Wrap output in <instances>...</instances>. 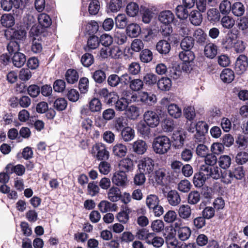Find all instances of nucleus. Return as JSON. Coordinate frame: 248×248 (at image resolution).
Wrapping results in <instances>:
<instances>
[{"label": "nucleus", "instance_id": "f257e3e1", "mask_svg": "<svg viewBox=\"0 0 248 248\" xmlns=\"http://www.w3.org/2000/svg\"><path fill=\"white\" fill-rule=\"evenodd\" d=\"M152 147L156 154L164 155L170 149V140L166 136H158L154 139Z\"/></svg>", "mask_w": 248, "mask_h": 248}, {"label": "nucleus", "instance_id": "f03ea898", "mask_svg": "<svg viewBox=\"0 0 248 248\" xmlns=\"http://www.w3.org/2000/svg\"><path fill=\"white\" fill-rule=\"evenodd\" d=\"M137 99L136 95L133 94L128 91L124 92L123 95L120 99H118L115 103V107L117 110L123 111L126 110L128 105Z\"/></svg>", "mask_w": 248, "mask_h": 248}, {"label": "nucleus", "instance_id": "7ed1b4c3", "mask_svg": "<svg viewBox=\"0 0 248 248\" xmlns=\"http://www.w3.org/2000/svg\"><path fill=\"white\" fill-rule=\"evenodd\" d=\"M174 231L177 232L179 239L181 241L187 240L191 234L190 229L187 226H184L181 219H178L173 224Z\"/></svg>", "mask_w": 248, "mask_h": 248}, {"label": "nucleus", "instance_id": "20e7f679", "mask_svg": "<svg viewBox=\"0 0 248 248\" xmlns=\"http://www.w3.org/2000/svg\"><path fill=\"white\" fill-rule=\"evenodd\" d=\"M138 171L149 175L153 173L155 169L154 160L150 157H146L141 159L138 165Z\"/></svg>", "mask_w": 248, "mask_h": 248}, {"label": "nucleus", "instance_id": "39448f33", "mask_svg": "<svg viewBox=\"0 0 248 248\" xmlns=\"http://www.w3.org/2000/svg\"><path fill=\"white\" fill-rule=\"evenodd\" d=\"M92 154L97 160L101 161L108 160L109 156V152L102 143H96L93 146Z\"/></svg>", "mask_w": 248, "mask_h": 248}, {"label": "nucleus", "instance_id": "423d86ee", "mask_svg": "<svg viewBox=\"0 0 248 248\" xmlns=\"http://www.w3.org/2000/svg\"><path fill=\"white\" fill-rule=\"evenodd\" d=\"M144 121L150 127L154 128L158 125L160 118L157 112L153 110H148L143 114Z\"/></svg>", "mask_w": 248, "mask_h": 248}, {"label": "nucleus", "instance_id": "0eeeda50", "mask_svg": "<svg viewBox=\"0 0 248 248\" xmlns=\"http://www.w3.org/2000/svg\"><path fill=\"white\" fill-rule=\"evenodd\" d=\"M112 182L118 186L124 187L128 182L127 175L124 171H116L113 174Z\"/></svg>", "mask_w": 248, "mask_h": 248}, {"label": "nucleus", "instance_id": "6e6552de", "mask_svg": "<svg viewBox=\"0 0 248 248\" xmlns=\"http://www.w3.org/2000/svg\"><path fill=\"white\" fill-rule=\"evenodd\" d=\"M248 66V58L244 55H240L235 62L234 69L236 73L240 75L243 74Z\"/></svg>", "mask_w": 248, "mask_h": 248}, {"label": "nucleus", "instance_id": "1a4fd4ad", "mask_svg": "<svg viewBox=\"0 0 248 248\" xmlns=\"http://www.w3.org/2000/svg\"><path fill=\"white\" fill-rule=\"evenodd\" d=\"M237 38V35L230 31L222 39L221 44L226 49H231L233 47L234 43H235Z\"/></svg>", "mask_w": 248, "mask_h": 248}, {"label": "nucleus", "instance_id": "9d476101", "mask_svg": "<svg viewBox=\"0 0 248 248\" xmlns=\"http://www.w3.org/2000/svg\"><path fill=\"white\" fill-rule=\"evenodd\" d=\"M169 204L172 206H178L181 202L179 193L175 190L169 191L166 195Z\"/></svg>", "mask_w": 248, "mask_h": 248}, {"label": "nucleus", "instance_id": "9b49d317", "mask_svg": "<svg viewBox=\"0 0 248 248\" xmlns=\"http://www.w3.org/2000/svg\"><path fill=\"white\" fill-rule=\"evenodd\" d=\"M172 138L174 147L175 149H180L184 144L186 135L183 132L177 131L173 133Z\"/></svg>", "mask_w": 248, "mask_h": 248}, {"label": "nucleus", "instance_id": "f8f14e48", "mask_svg": "<svg viewBox=\"0 0 248 248\" xmlns=\"http://www.w3.org/2000/svg\"><path fill=\"white\" fill-rule=\"evenodd\" d=\"M218 50V46L213 43H209L204 46L203 53L204 56L210 59H213L217 54Z\"/></svg>", "mask_w": 248, "mask_h": 248}, {"label": "nucleus", "instance_id": "ddd939ff", "mask_svg": "<svg viewBox=\"0 0 248 248\" xmlns=\"http://www.w3.org/2000/svg\"><path fill=\"white\" fill-rule=\"evenodd\" d=\"M119 171H124L125 173L126 172L131 171L134 169L133 161L128 157L122 159L119 164Z\"/></svg>", "mask_w": 248, "mask_h": 248}, {"label": "nucleus", "instance_id": "4468645a", "mask_svg": "<svg viewBox=\"0 0 248 248\" xmlns=\"http://www.w3.org/2000/svg\"><path fill=\"white\" fill-rule=\"evenodd\" d=\"M99 44V38L97 36L93 35L89 37L87 45L84 46V49L86 51H91L97 48Z\"/></svg>", "mask_w": 248, "mask_h": 248}, {"label": "nucleus", "instance_id": "2eb2a0df", "mask_svg": "<svg viewBox=\"0 0 248 248\" xmlns=\"http://www.w3.org/2000/svg\"><path fill=\"white\" fill-rule=\"evenodd\" d=\"M179 217L185 220H188L191 216V209L187 204H182L180 206L178 210Z\"/></svg>", "mask_w": 248, "mask_h": 248}, {"label": "nucleus", "instance_id": "dca6fc26", "mask_svg": "<svg viewBox=\"0 0 248 248\" xmlns=\"http://www.w3.org/2000/svg\"><path fill=\"white\" fill-rule=\"evenodd\" d=\"M12 62L14 66L20 68L24 65L26 62V57L22 53H15L12 58Z\"/></svg>", "mask_w": 248, "mask_h": 248}, {"label": "nucleus", "instance_id": "f3484780", "mask_svg": "<svg viewBox=\"0 0 248 248\" xmlns=\"http://www.w3.org/2000/svg\"><path fill=\"white\" fill-rule=\"evenodd\" d=\"M174 19L173 13L169 10L163 11L159 16V21L164 24H170Z\"/></svg>", "mask_w": 248, "mask_h": 248}, {"label": "nucleus", "instance_id": "a211bd4d", "mask_svg": "<svg viewBox=\"0 0 248 248\" xmlns=\"http://www.w3.org/2000/svg\"><path fill=\"white\" fill-rule=\"evenodd\" d=\"M220 77L224 82L231 83L234 78V72L230 68H225L221 72Z\"/></svg>", "mask_w": 248, "mask_h": 248}, {"label": "nucleus", "instance_id": "6ab92c4d", "mask_svg": "<svg viewBox=\"0 0 248 248\" xmlns=\"http://www.w3.org/2000/svg\"><path fill=\"white\" fill-rule=\"evenodd\" d=\"M147 145L142 140H138L133 144V151L139 155H143L147 150Z\"/></svg>", "mask_w": 248, "mask_h": 248}, {"label": "nucleus", "instance_id": "aec40b11", "mask_svg": "<svg viewBox=\"0 0 248 248\" xmlns=\"http://www.w3.org/2000/svg\"><path fill=\"white\" fill-rule=\"evenodd\" d=\"M179 57L184 63L189 64L195 59L194 53L189 50H184L179 53Z\"/></svg>", "mask_w": 248, "mask_h": 248}, {"label": "nucleus", "instance_id": "412c9836", "mask_svg": "<svg viewBox=\"0 0 248 248\" xmlns=\"http://www.w3.org/2000/svg\"><path fill=\"white\" fill-rule=\"evenodd\" d=\"M149 237L148 238L147 243L149 245H152L155 248H160L162 247L164 243L163 238L161 237L155 236V233L152 232V234H150Z\"/></svg>", "mask_w": 248, "mask_h": 248}, {"label": "nucleus", "instance_id": "4be33fe9", "mask_svg": "<svg viewBox=\"0 0 248 248\" xmlns=\"http://www.w3.org/2000/svg\"><path fill=\"white\" fill-rule=\"evenodd\" d=\"M196 42L200 45H203L206 43L207 35L201 29H197L193 34Z\"/></svg>", "mask_w": 248, "mask_h": 248}, {"label": "nucleus", "instance_id": "5701e85b", "mask_svg": "<svg viewBox=\"0 0 248 248\" xmlns=\"http://www.w3.org/2000/svg\"><path fill=\"white\" fill-rule=\"evenodd\" d=\"M156 49L159 53L167 54L170 50V43L166 40H160L157 43Z\"/></svg>", "mask_w": 248, "mask_h": 248}, {"label": "nucleus", "instance_id": "b1692460", "mask_svg": "<svg viewBox=\"0 0 248 248\" xmlns=\"http://www.w3.org/2000/svg\"><path fill=\"white\" fill-rule=\"evenodd\" d=\"M158 88L162 91H168L170 89L172 83L170 78H162L159 79L157 83Z\"/></svg>", "mask_w": 248, "mask_h": 248}, {"label": "nucleus", "instance_id": "393cba45", "mask_svg": "<svg viewBox=\"0 0 248 248\" xmlns=\"http://www.w3.org/2000/svg\"><path fill=\"white\" fill-rule=\"evenodd\" d=\"M231 170L233 179L241 180L245 178V171L243 166H235Z\"/></svg>", "mask_w": 248, "mask_h": 248}, {"label": "nucleus", "instance_id": "a878e982", "mask_svg": "<svg viewBox=\"0 0 248 248\" xmlns=\"http://www.w3.org/2000/svg\"><path fill=\"white\" fill-rule=\"evenodd\" d=\"M121 197V191L119 188L113 186L111 187L108 193V199L112 202H115L120 200Z\"/></svg>", "mask_w": 248, "mask_h": 248}, {"label": "nucleus", "instance_id": "bb28decb", "mask_svg": "<svg viewBox=\"0 0 248 248\" xmlns=\"http://www.w3.org/2000/svg\"><path fill=\"white\" fill-rule=\"evenodd\" d=\"M121 136L124 141L128 142L134 139L135 131L132 128L127 126L122 130Z\"/></svg>", "mask_w": 248, "mask_h": 248}, {"label": "nucleus", "instance_id": "cd10ccee", "mask_svg": "<svg viewBox=\"0 0 248 248\" xmlns=\"http://www.w3.org/2000/svg\"><path fill=\"white\" fill-rule=\"evenodd\" d=\"M168 112L170 116L174 118H178L182 115L181 108L175 104H170L168 105Z\"/></svg>", "mask_w": 248, "mask_h": 248}, {"label": "nucleus", "instance_id": "c85d7f7f", "mask_svg": "<svg viewBox=\"0 0 248 248\" xmlns=\"http://www.w3.org/2000/svg\"><path fill=\"white\" fill-rule=\"evenodd\" d=\"M65 79L68 83L74 84L78 80V73L76 70L69 69L66 72Z\"/></svg>", "mask_w": 248, "mask_h": 248}, {"label": "nucleus", "instance_id": "c756f323", "mask_svg": "<svg viewBox=\"0 0 248 248\" xmlns=\"http://www.w3.org/2000/svg\"><path fill=\"white\" fill-rule=\"evenodd\" d=\"M127 147L124 144L122 143H117L113 147V153L116 156L120 157L125 155L127 153Z\"/></svg>", "mask_w": 248, "mask_h": 248}, {"label": "nucleus", "instance_id": "7c9ffc66", "mask_svg": "<svg viewBox=\"0 0 248 248\" xmlns=\"http://www.w3.org/2000/svg\"><path fill=\"white\" fill-rule=\"evenodd\" d=\"M140 32V28L137 24L132 23L127 26L126 33L130 37H136Z\"/></svg>", "mask_w": 248, "mask_h": 248}, {"label": "nucleus", "instance_id": "2f4dec72", "mask_svg": "<svg viewBox=\"0 0 248 248\" xmlns=\"http://www.w3.org/2000/svg\"><path fill=\"white\" fill-rule=\"evenodd\" d=\"M217 162L221 169L226 170L230 167L232 163V159L229 155H221L218 158Z\"/></svg>", "mask_w": 248, "mask_h": 248}, {"label": "nucleus", "instance_id": "473e14b6", "mask_svg": "<svg viewBox=\"0 0 248 248\" xmlns=\"http://www.w3.org/2000/svg\"><path fill=\"white\" fill-rule=\"evenodd\" d=\"M189 20L193 25H200L202 21V15L198 11H193L189 14Z\"/></svg>", "mask_w": 248, "mask_h": 248}, {"label": "nucleus", "instance_id": "72a5a7b5", "mask_svg": "<svg viewBox=\"0 0 248 248\" xmlns=\"http://www.w3.org/2000/svg\"><path fill=\"white\" fill-rule=\"evenodd\" d=\"M0 22L3 27L10 28L15 24V18L11 14H4L1 17Z\"/></svg>", "mask_w": 248, "mask_h": 248}, {"label": "nucleus", "instance_id": "f704fd0d", "mask_svg": "<svg viewBox=\"0 0 248 248\" xmlns=\"http://www.w3.org/2000/svg\"><path fill=\"white\" fill-rule=\"evenodd\" d=\"M194 45V39L191 36H186L184 38L180 44L181 47L183 50H190Z\"/></svg>", "mask_w": 248, "mask_h": 248}, {"label": "nucleus", "instance_id": "c9c22d12", "mask_svg": "<svg viewBox=\"0 0 248 248\" xmlns=\"http://www.w3.org/2000/svg\"><path fill=\"white\" fill-rule=\"evenodd\" d=\"M98 207L102 213H107L114 210V208L116 207V205L107 201L103 200L100 202L98 205Z\"/></svg>", "mask_w": 248, "mask_h": 248}, {"label": "nucleus", "instance_id": "e433bc0d", "mask_svg": "<svg viewBox=\"0 0 248 248\" xmlns=\"http://www.w3.org/2000/svg\"><path fill=\"white\" fill-rule=\"evenodd\" d=\"M38 20L39 25L44 28L49 27L52 23L51 19L49 16L44 13L41 14L39 15Z\"/></svg>", "mask_w": 248, "mask_h": 248}, {"label": "nucleus", "instance_id": "4c0bfd02", "mask_svg": "<svg viewBox=\"0 0 248 248\" xmlns=\"http://www.w3.org/2000/svg\"><path fill=\"white\" fill-rule=\"evenodd\" d=\"M139 12V5L134 2L128 3L126 8V12L128 16L134 17L138 15Z\"/></svg>", "mask_w": 248, "mask_h": 248}, {"label": "nucleus", "instance_id": "58836bf2", "mask_svg": "<svg viewBox=\"0 0 248 248\" xmlns=\"http://www.w3.org/2000/svg\"><path fill=\"white\" fill-rule=\"evenodd\" d=\"M140 100L143 103L151 105L156 101V98L154 94L143 92L140 95Z\"/></svg>", "mask_w": 248, "mask_h": 248}, {"label": "nucleus", "instance_id": "ea45409f", "mask_svg": "<svg viewBox=\"0 0 248 248\" xmlns=\"http://www.w3.org/2000/svg\"><path fill=\"white\" fill-rule=\"evenodd\" d=\"M160 200L158 197L155 194H150L146 199V204L148 208L151 210V208L155 207L159 204Z\"/></svg>", "mask_w": 248, "mask_h": 248}, {"label": "nucleus", "instance_id": "a19ab883", "mask_svg": "<svg viewBox=\"0 0 248 248\" xmlns=\"http://www.w3.org/2000/svg\"><path fill=\"white\" fill-rule=\"evenodd\" d=\"M115 24L120 29H124L127 25L128 20L124 14H118L115 18Z\"/></svg>", "mask_w": 248, "mask_h": 248}, {"label": "nucleus", "instance_id": "79ce46f5", "mask_svg": "<svg viewBox=\"0 0 248 248\" xmlns=\"http://www.w3.org/2000/svg\"><path fill=\"white\" fill-rule=\"evenodd\" d=\"M201 199L200 193L196 191H191L188 195L187 201L188 203L191 205H195L198 203Z\"/></svg>", "mask_w": 248, "mask_h": 248}, {"label": "nucleus", "instance_id": "37998d69", "mask_svg": "<svg viewBox=\"0 0 248 248\" xmlns=\"http://www.w3.org/2000/svg\"><path fill=\"white\" fill-rule=\"evenodd\" d=\"M231 11L234 16H240L245 12V7L241 2H236L232 5Z\"/></svg>", "mask_w": 248, "mask_h": 248}, {"label": "nucleus", "instance_id": "c03bdc74", "mask_svg": "<svg viewBox=\"0 0 248 248\" xmlns=\"http://www.w3.org/2000/svg\"><path fill=\"white\" fill-rule=\"evenodd\" d=\"M207 19L211 22H215L220 19V15L218 10L216 8L209 9L207 13Z\"/></svg>", "mask_w": 248, "mask_h": 248}, {"label": "nucleus", "instance_id": "a18cd8bd", "mask_svg": "<svg viewBox=\"0 0 248 248\" xmlns=\"http://www.w3.org/2000/svg\"><path fill=\"white\" fill-rule=\"evenodd\" d=\"M93 78L95 82L101 84L102 83L106 78L105 72L102 70H97L92 73Z\"/></svg>", "mask_w": 248, "mask_h": 248}, {"label": "nucleus", "instance_id": "49530a36", "mask_svg": "<svg viewBox=\"0 0 248 248\" xmlns=\"http://www.w3.org/2000/svg\"><path fill=\"white\" fill-rule=\"evenodd\" d=\"M127 124L126 120L123 116L116 118L114 121V126L117 131H122L126 127Z\"/></svg>", "mask_w": 248, "mask_h": 248}, {"label": "nucleus", "instance_id": "de8ad7c7", "mask_svg": "<svg viewBox=\"0 0 248 248\" xmlns=\"http://www.w3.org/2000/svg\"><path fill=\"white\" fill-rule=\"evenodd\" d=\"M143 81L142 80L139 78L132 79L129 85L130 89L134 92L140 91L143 89Z\"/></svg>", "mask_w": 248, "mask_h": 248}, {"label": "nucleus", "instance_id": "09e8293b", "mask_svg": "<svg viewBox=\"0 0 248 248\" xmlns=\"http://www.w3.org/2000/svg\"><path fill=\"white\" fill-rule=\"evenodd\" d=\"M220 178L221 182L225 184H231L233 178L231 170L221 171Z\"/></svg>", "mask_w": 248, "mask_h": 248}, {"label": "nucleus", "instance_id": "8fccbe9b", "mask_svg": "<svg viewBox=\"0 0 248 248\" xmlns=\"http://www.w3.org/2000/svg\"><path fill=\"white\" fill-rule=\"evenodd\" d=\"M125 112L128 117L131 119H135L139 115V108L134 105L128 106Z\"/></svg>", "mask_w": 248, "mask_h": 248}, {"label": "nucleus", "instance_id": "3c124183", "mask_svg": "<svg viewBox=\"0 0 248 248\" xmlns=\"http://www.w3.org/2000/svg\"><path fill=\"white\" fill-rule=\"evenodd\" d=\"M206 179L200 172L195 173L193 182L195 187L200 188L202 187Z\"/></svg>", "mask_w": 248, "mask_h": 248}, {"label": "nucleus", "instance_id": "603ef678", "mask_svg": "<svg viewBox=\"0 0 248 248\" xmlns=\"http://www.w3.org/2000/svg\"><path fill=\"white\" fill-rule=\"evenodd\" d=\"M80 61L84 66L88 67L94 62L93 56L90 53H86L81 57Z\"/></svg>", "mask_w": 248, "mask_h": 248}, {"label": "nucleus", "instance_id": "864d4df0", "mask_svg": "<svg viewBox=\"0 0 248 248\" xmlns=\"http://www.w3.org/2000/svg\"><path fill=\"white\" fill-rule=\"evenodd\" d=\"M235 21L232 17L228 16H224L221 19V24L223 28L231 29L234 26Z\"/></svg>", "mask_w": 248, "mask_h": 248}, {"label": "nucleus", "instance_id": "5fc2aeb1", "mask_svg": "<svg viewBox=\"0 0 248 248\" xmlns=\"http://www.w3.org/2000/svg\"><path fill=\"white\" fill-rule=\"evenodd\" d=\"M146 173L137 170L134 178V183L136 186H141L144 184L146 181Z\"/></svg>", "mask_w": 248, "mask_h": 248}, {"label": "nucleus", "instance_id": "6e6d98bb", "mask_svg": "<svg viewBox=\"0 0 248 248\" xmlns=\"http://www.w3.org/2000/svg\"><path fill=\"white\" fill-rule=\"evenodd\" d=\"M143 83L148 85H152L155 84L157 81V76L153 73H147L143 78Z\"/></svg>", "mask_w": 248, "mask_h": 248}, {"label": "nucleus", "instance_id": "4d7b16f0", "mask_svg": "<svg viewBox=\"0 0 248 248\" xmlns=\"http://www.w3.org/2000/svg\"><path fill=\"white\" fill-rule=\"evenodd\" d=\"M191 185L190 182L186 180H181L178 184L177 189L184 193L188 192L191 189Z\"/></svg>", "mask_w": 248, "mask_h": 248}, {"label": "nucleus", "instance_id": "13d9d810", "mask_svg": "<svg viewBox=\"0 0 248 248\" xmlns=\"http://www.w3.org/2000/svg\"><path fill=\"white\" fill-rule=\"evenodd\" d=\"M100 8V5L98 0H92L89 5V12L91 15H95L98 13Z\"/></svg>", "mask_w": 248, "mask_h": 248}, {"label": "nucleus", "instance_id": "bf43d9fd", "mask_svg": "<svg viewBox=\"0 0 248 248\" xmlns=\"http://www.w3.org/2000/svg\"><path fill=\"white\" fill-rule=\"evenodd\" d=\"M152 232H149L146 229L142 228L137 231L136 233V237L139 240H145L147 242L148 238L149 237L150 234H152Z\"/></svg>", "mask_w": 248, "mask_h": 248}, {"label": "nucleus", "instance_id": "052dcab7", "mask_svg": "<svg viewBox=\"0 0 248 248\" xmlns=\"http://www.w3.org/2000/svg\"><path fill=\"white\" fill-rule=\"evenodd\" d=\"M99 29V25L97 22L92 20L86 25V31L89 34H95L97 32Z\"/></svg>", "mask_w": 248, "mask_h": 248}, {"label": "nucleus", "instance_id": "680f3d73", "mask_svg": "<svg viewBox=\"0 0 248 248\" xmlns=\"http://www.w3.org/2000/svg\"><path fill=\"white\" fill-rule=\"evenodd\" d=\"M7 49L10 54L18 52L20 50L19 42L12 39L7 46Z\"/></svg>", "mask_w": 248, "mask_h": 248}, {"label": "nucleus", "instance_id": "e2e57ef3", "mask_svg": "<svg viewBox=\"0 0 248 248\" xmlns=\"http://www.w3.org/2000/svg\"><path fill=\"white\" fill-rule=\"evenodd\" d=\"M67 105L66 100L63 98H57L54 102L53 106L58 111L64 110Z\"/></svg>", "mask_w": 248, "mask_h": 248}, {"label": "nucleus", "instance_id": "0e129e2a", "mask_svg": "<svg viewBox=\"0 0 248 248\" xmlns=\"http://www.w3.org/2000/svg\"><path fill=\"white\" fill-rule=\"evenodd\" d=\"M153 53L151 50L148 49L143 50L140 54V59L143 62L147 63L152 61Z\"/></svg>", "mask_w": 248, "mask_h": 248}, {"label": "nucleus", "instance_id": "69168bd1", "mask_svg": "<svg viewBox=\"0 0 248 248\" xmlns=\"http://www.w3.org/2000/svg\"><path fill=\"white\" fill-rule=\"evenodd\" d=\"M175 13L178 18L181 19H186L188 16V12L187 9L181 5L177 6Z\"/></svg>", "mask_w": 248, "mask_h": 248}, {"label": "nucleus", "instance_id": "338daca9", "mask_svg": "<svg viewBox=\"0 0 248 248\" xmlns=\"http://www.w3.org/2000/svg\"><path fill=\"white\" fill-rule=\"evenodd\" d=\"M102 104L98 98H93L89 103V108L92 112L99 111L101 109Z\"/></svg>", "mask_w": 248, "mask_h": 248}, {"label": "nucleus", "instance_id": "774afa93", "mask_svg": "<svg viewBox=\"0 0 248 248\" xmlns=\"http://www.w3.org/2000/svg\"><path fill=\"white\" fill-rule=\"evenodd\" d=\"M193 157L192 151L188 148H185L180 154V159L185 162L190 161Z\"/></svg>", "mask_w": 248, "mask_h": 248}]
</instances>
